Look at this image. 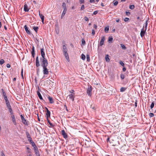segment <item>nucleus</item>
<instances>
[{
    "instance_id": "obj_51",
    "label": "nucleus",
    "mask_w": 156,
    "mask_h": 156,
    "mask_svg": "<svg viewBox=\"0 0 156 156\" xmlns=\"http://www.w3.org/2000/svg\"><path fill=\"white\" fill-rule=\"evenodd\" d=\"M92 34L93 35H94L95 34L94 30L93 29L92 30Z\"/></svg>"
},
{
    "instance_id": "obj_1",
    "label": "nucleus",
    "mask_w": 156,
    "mask_h": 156,
    "mask_svg": "<svg viewBox=\"0 0 156 156\" xmlns=\"http://www.w3.org/2000/svg\"><path fill=\"white\" fill-rule=\"evenodd\" d=\"M41 66L43 67L44 66H47L48 63L46 59L45 58H40Z\"/></svg>"
},
{
    "instance_id": "obj_5",
    "label": "nucleus",
    "mask_w": 156,
    "mask_h": 156,
    "mask_svg": "<svg viewBox=\"0 0 156 156\" xmlns=\"http://www.w3.org/2000/svg\"><path fill=\"white\" fill-rule=\"evenodd\" d=\"M11 115V117L12 118V120L13 122V123L15 125L16 124V121L15 119V116L13 114V113L12 112V113H10Z\"/></svg>"
},
{
    "instance_id": "obj_33",
    "label": "nucleus",
    "mask_w": 156,
    "mask_h": 156,
    "mask_svg": "<svg viewBox=\"0 0 156 156\" xmlns=\"http://www.w3.org/2000/svg\"><path fill=\"white\" fill-rule=\"evenodd\" d=\"M129 8L131 9H133L135 8V6L133 5H130L129 6Z\"/></svg>"
},
{
    "instance_id": "obj_61",
    "label": "nucleus",
    "mask_w": 156,
    "mask_h": 156,
    "mask_svg": "<svg viewBox=\"0 0 156 156\" xmlns=\"http://www.w3.org/2000/svg\"><path fill=\"white\" fill-rule=\"evenodd\" d=\"M1 156H5L3 152H2L1 153Z\"/></svg>"
},
{
    "instance_id": "obj_17",
    "label": "nucleus",
    "mask_w": 156,
    "mask_h": 156,
    "mask_svg": "<svg viewBox=\"0 0 156 156\" xmlns=\"http://www.w3.org/2000/svg\"><path fill=\"white\" fill-rule=\"evenodd\" d=\"M31 53L33 57H34L35 55V51H34V46H33L32 48L31 49Z\"/></svg>"
},
{
    "instance_id": "obj_31",
    "label": "nucleus",
    "mask_w": 156,
    "mask_h": 156,
    "mask_svg": "<svg viewBox=\"0 0 156 156\" xmlns=\"http://www.w3.org/2000/svg\"><path fill=\"white\" fill-rule=\"evenodd\" d=\"M37 94L38 95V96L39 97V98H42V96L41 95L40 91L39 90H38L37 91Z\"/></svg>"
},
{
    "instance_id": "obj_10",
    "label": "nucleus",
    "mask_w": 156,
    "mask_h": 156,
    "mask_svg": "<svg viewBox=\"0 0 156 156\" xmlns=\"http://www.w3.org/2000/svg\"><path fill=\"white\" fill-rule=\"evenodd\" d=\"M62 134L64 138L66 139L67 138V135L64 130L62 131Z\"/></svg>"
},
{
    "instance_id": "obj_2",
    "label": "nucleus",
    "mask_w": 156,
    "mask_h": 156,
    "mask_svg": "<svg viewBox=\"0 0 156 156\" xmlns=\"http://www.w3.org/2000/svg\"><path fill=\"white\" fill-rule=\"evenodd\" d=\"M92 91V87L91 86L89 87L87 90V94L90 97L91 95V92Z\"/></svg>"
},
{
    "instance_id": "obj_29",
    "label": "nucleus",
    "mask_w": 156,
    "mask_h": 156,
    "mask_svg": "<svg viewBox=\"0 0 156 156\" xmlns=\"http://www.w3.org/2000/svg\"><path fill=\"white\" fill-rule=\"evenodd\" d=\"M120 45L121 47V48L122 49L125 50L126 49V48L125 45L123 44H121Z\"/></svg>"
},
{
    "instance_id": "obj_36",
    "label": "nucleus",
    "mask_w": 156,
    "mask_h": 156,
    "mask_svg": "<svg viewBox=\"0 0 156 156\" xmlns=\"http://www.w3.org/2000/svg\"><path fill=\"white\" fill-rule=\"evenodd\" d=\"M120 77L122 80H123L125 78V76L122 74H121L120 75Z\"/></svg>"
},
{
    "instance_id": "obj_64",
    "label": "nucleus",
    "mask_w": 156,
    "mask_h": 156,
    "mask_svg": "<svg viewBox=\"0 0 156 156\" xmlns=\"http://www.w3.org/2000/svg\"><path fill=\"white\" fill-rule=\"evenodd\" d=\"M119 19H117L116 20V21L117 22H119Z\"/></svg>"
},
{
    "instance_id": "obj_46",
    "label": "nucleus",
    "mask_w": 156,
    "mask_h": 156,
    "mask_svg": "<svg viewBox=\"0 0 156 156\" xmlns=\"http://www.w3.org/2000/svg\"><path fill=\"white\" fill-rule=\"evenodd\" d=\"M21 76L22 77L23 79V69H22L21 71Z\"/></svg>"
},
{
    "instance_id": "obj_15",
    "label": "nucleus",
    "mask_w": 156,
    "mask_h": 156,
    "mask_svg": "<svg viewBox=\"0 0 156 156\" xmlns=\"http://www.w3.org/2000/svg\"><path fill=\"white\" fill-rule=\"evenodd\" d=\"M24 28L26 32L27 33V34H31V32L30 31L28 30V28L27 27V25H25Z\"/></svg>"
},
{
    "instance_id": "obj_23",
    "label": "nucleus",
    "mask_w": 156,
    "mask_h": 156,
    "mask_svg": "<svg viewBox=\"0 0 156 156\" xmlns=\"http://www.w3.org/2000/svg\"><path fill=\"white\" fill-rule=\"evenodd\" d=\"M147 24H148V21L147 20H146V22H145V23L144 24V25L143 26V27L144 28V29L145 30V31H146V30H147Z\"/></svg>"
},
{
    "instance_id": "obj_60",
    "label": "nucleus",
    "mask_w": 156,
    "mask_h": 156,
    "mask_svg": "<svg viewBox=\"0 0 156 156\" xmlns=\"http://www.w3.org/2000/svg\"><path fill=\"white\" fill-rule=\"evenodd\" d=\"M37 75H38V72L39 71V68H37Z\"/></svg>"
},
{
    "instance_id": "obj_44",
    "label": "nucleus",
    "mask_w": 156,
    "mask_h": 156,
    "mask_svg": "<svg viewBox=\"0 0 156 156\" xmlns=\"http://www.w3.org/2000/svg\"><path fill=\"white\" fill-rule=\"evenodd\" d=\"M27 149L28 150V151H27L28 153L30 154L31 153V152L30 151L31 149L30 148H29L28 147H27Z\"/></svg>"
},
{
    "instance_id": "obj_42",
    "label": "nucleus",
    "mask_w": 156,
    "mask_h": 156,
    "mask_svg": "<svg viewBox=\"0 0 156 156\" xmlns=\"http://www.w3.org/2000/svg\"><path fill=\"white\" fill-rule=\"evenodd\" d=\"M4 99L6 102V104H7V103H9V101L8 100V98H4Z\"/></svg>"
},
{
    "instance_id": "obj_19",
    "label": "nucleus",
    "mask_w": 156,
    "mask_h": 156,
    "mask_svg": "<svg viewBox=\"0 0 156 156\" xmlns=\"http://www.w3.org/2000/svg\"><path fill=\"white\" fill-rule=\"evenodd\" d=\"M70 93H71V94L70 95H69V98H73L75 94L74 93V91L73 90H71L70 91Z\"/></svg>"
},
{
    "instance_id": "obj_58",
    "label": "nucleus",
    "mask_w": 156,
    "mask_h": 156,
    "mask_svg": "<svg viewBox=\"0 0 156 156\" xmlns=\"http://www.w3.org/2000/svg\"><path fill=\"white\" fill-rule=\"evenodd\" d=\"M67 49L66 46L65 45H63V49Z\"/></svg>"
},
{
    "instance_id": "obj_49",
    "label": "nucleus",
    "mask_w": 156,
    "mask_h": 156,
    "mask_svg": "<svg viewBox=\"0 0 156 156\" xmlns=\"http://www.w3.org/2000/svg\"><path fill=\"white\" fill-rule=\"evenodd\" d=\"M126 14L127 16H129L130 14V13L129 12H126Z\"/></svg>"
},
{
    "instance_id": "obj_41",
    "label": "nucleus",
    "mask_w": 156,
    "mask_h": 156,
    "mask_svg": "<svg viewBox=\"0 0 156 156\" xmlns=\"http://www.w3.org/2000/svg\"><path fill=\"white\" fill-rule=\"evenodd\" d=\"M109 30V27H106L105 29V31L106 32H108V31Z\"/></svg>"
},
{
    "instance_id": "obj_20",
    "label": "nucleus",
    "mask_w": 156,
    "mask_h": 156,
    "mask_svg": "<svg viewBox=\"0 0 156 156\" xmlns=\"http://www.w3.org/2000/svg\"><path fill=\"white\" fill-rule=\"evenodd\" d=\"M41 55L42 56L41 58L45 57V53L44 52V49L43 48H42L41 49Z\"/></svg>"
},
{
    "instance_id": "obj_55",
    "label": "nucleus",
    "mask_w": 156,
    "mask_h": 156,
    "mask_svg": "<svg viewBox=\"0 0 156 156\" xmlns=\"http://www.w3.org/2000/svg\"><path fill=\"white\" fill-rule=\"evenodd\" d=\"M6 67L8 68H9L10 67V65L9 64H8L6 65Z\"/></svg>"
},
{
    "instance_id": "obj_62",
    "label": "nucleus",
    "mask_w": 156,
    "mask_h": 156,
    "mask_svg": "<svg viewBox=\"0 0 156 156\" xmlns=\"http://www.w3.org/2000/svg\"><path fill=\"white\" fill-rule=\"evenodd\" d=\"M80 2H81V3H83L84 1L83 0H80Z\"/></svg>"
},
{
    "instance_id": "obj_50",
    "label": "nucleus",
    "mask_w": 156,
    "mask_h": 156,
    "mask_svg": "<svg viewBox=\"0 0 156 156\" xmlns=\"http://www.w3.org/2000/svg\"><path fill=\"white\" fill-rule=\"evenodd\" d=\"M98 11L97 10V11H94V12H93V14L94 15H96L97 14L98 12Z\"/></svg>"
},
{
    "instance_id": "obj_32",
    "label": "nucleus",
    "mask_w": 156,
    "mask_h": 156,
    "mask_svg": "<svg viewBox=\"0 0 156 156\" xmlns=\"http://www.w3.org/2000/svg\"><path fill=\"white\" fill-rule=\"evenodd\" d=\"M86 56L85 55L82 54L81 55V59L83 60H84L85 59Z\"/></svg>"
},
{
    "instance_id": "obj_35",
    "label": "nucleus",
    "mask_w": 156,
    "mask_h": 156,
    "mask_svg": "<svg viewBox=\"0 0 156 156\" xmlns=\"http://www.w3.org/2000/svg\"><path fill=\"white\" fill-rule=\"evenodd\" d=\"M87 61L89 62L90 61L89 55H87L86 56Z\"/></svg>"
},
{
    "instance_id": "obj_48",
    "label": "nucleus",
    "mask_w": 156,
    "mask_h": 156,
    "mask_svg": "<svg viewBox=\"0 0 156 156\" xmlns=\"http://www.w3.org/2000/svg\"><path fill=\"white\" fill-rule=\"evenodd\" d=\"M113 40V38L112 37H109L108 38V41H112Z\"/></svg>"
},
{
    "instance_id": "obj_7",
    "label": "nucleus",
    "mask_w": 156,
    "mask_h": 156,
    "mask_svg": "<svg viewBox=\"0 0 156 156\" xmlns=\"http://www.w3.org/2000/svg\"><path fill=\"white\" fill-rule=\"evenodd\" d=\"M6 104L8 109L9 110V112L12 113V110L11 108V107L10 104V103H7V104Z\"/></svg>"
},
{
    "instance_id": "obj_45",
    "label": "nucleus",
    "mask_w": 156,
    "mask_h": 156,
    "mask_svg": "<svg viewBox=\"0 0 156 156\" xmlns=\"http://www.w3.org/2000/svg\"><path fill=\"white\" fill-rule=\"evenodd\" d=\"M129 20V18L126 17L124 19V20L125 22H128Z\"/></svg>"
},
{
    "instance_id": "obj_12",
    "label": "nucleus",
    "mask_w": 156,
    "mask_h": 156,
    "mask_svg": "<svg viewBox=\"0 0 156 156\" xmlns=\"http://www.w3.org/2000/svg\"><path fill=\"white\" fill-rule=\"evenodd\" d=\"M21 118L22 122L25 125H27L28 124L27 122H26V120L25 119H24V117L22 115H21Z\"/></svg>"
},
{
    "instance_id": "obj_54",
    "label": "nucleus",
    "mask_w": 156,
    "mask_h": 156,
    "mask_svg": "<svg viewBox=\"0 0 156 156\" xmlns=\"http://www.w3.org/2000/svg\"><path fill=\"white\" fill-rule=\"evenodd\" d=\"M94 27L95 29H96L97 28V26L96 24H94Z\"/></svg>"
},
{
    "instance_id": "obj_28",
    "label": "nucleus",
    "mask_w": 156,
    "mask_h": 156,
    "mask_svg": "<svg viewBox=\"0 0 156 156\" xmlns=\"http://www.w3.org/2000/svg\"><path fill=\"white\" fill-rule=\"evenodd\" d=\"M126 88L124 87H122L120 89V91L121 92H123L124 91L126 90Z\"/></svg>"
},
{
    "instance_id": "obj_18",
    "label": "nucleus",
    "mask_w": 156,
    "mask_h": 156,
    "mask_svg": "<svg viewBox=\"0 0 156 156\" xmlns=\"http://www.w3.org/2000/svg\"><path fill=\"white\" fill-rule=\"evenodd\" d=\"M29 142L30 144H31L32 146L34 147V149L37 147L36 144L32 140H30Z\"/></svg>"
},
{
    "instance_id": "obj_8",
    "label": "nucleus",
    "mask_w": 156,
    "mask_h": 156,
    "mask_svg": "<svg viewBox=\"0 0 156 156\" xmlns=\"http://www.w3.org/2000/svg\"><path fill=\"white\" fill-rule=\"evenodd\" d=\"M146 31H145V30L144 29V27H143L141 30L140 35L142 37H143L144 36Z\"/></svg>"
},
{
    "instance_id": "obj_9",
    "label": "nucleus",
    "mask_w": 156,
    "mask_h": 156,
    "mask_svg": "<svg viewBox=\"0 0 156 156\" xmlns=\"http://www.w3.org/2000/svg\"><path fill=\"white\" fill-rule=\"evenodd\" d=\"M26 135L27 136V137L28 139V140L29 141H30V140H32V139L30 136L29 133L27 131L26 132Z\"/></svg>"
},
{
    "instance_id": "obj_56",
    "label": "nucleus",
    "mask_w": 156,
    "mask_h": 156,
    "mask_svg": "<svg viewBox=\"0 0 156 156\" xmlns=\"http://www.w3.org/2000/svg\"><path fill=\"white\" fill-rule=\"evenodd\" d=\"M90 3H94L95 2L94 0H90Z\"/></svg>"
},
{
    "instance_id": "obj_63",
    "label": "nucleus",
    "mask_w": 156,
    "mask_h": 156,
    "mask_svg": "<svg viewBox=\"0 0 156 156\" xmlns=\"http://www.w3.org/2000/svg\"><path fill=\"white\" fill-rule=\"evenodd\" d=\"M137 20H141L142 19H140V17L139 16H138L137 17Z\"/></svg>"
},
{
    "instance_id": "obj_39",
    "label": "nucleus",
    "mask_w": 156,
    "mask_h": 156,
    "mask_svg": "<svg viewBox=\"0 0 156 156\" xmlns=\"http://www.w3.org/2000/svg\"><path fill=\"white\" fill-rule=\"evenodd\" d=\"M149 116L150 117H152L154 116V115L152 113H150L149 114Z\"/></svg>"
},
{
    "instance_id": "obj_52",
    "label": "nucleus",
    "mask_w": 156,
    "mask_h": 156,
    "mask_svg": "<svg viewBox=\"0 0 156 156\" xmlns=\"http://www.w3.org/2000/svg\"><path fill=\"white\" fill-rule=\"evenodd\" d=\"M84 9V6L83 5H82L81 8V9L83 10Z\"/></svg>"
},
{
    "instance_id": "obj_40",
    "label": "nucleus",
    "mask_w": 156,
    "mask_h": 156,
    "mask_svg": "<svg viewBox=\"0 0 156 156\" xmlns=\"http://www.w3.org/2000/svg\"><path fill=\"white\" fill-rule=\"evenodd\" d=\"M82 44L83 45H84L85 44V41L84 39H83L81 41Z\"/></svg>"
},
{
    "instance_id": "obj_38",
    "label": "nucleus",
    "mask_w": 156,
    "mask_h": 156,
    "mask_svg": "<svg viewBox=\"0 0 156 156\" xmlns=\"http://www.w3.org/2000/svg\"><path fill=\"white\" fill-rule=\"evenodd\" d=\"M154 102H152L150 108L151 109H152L154 107Z\"/></svg>"
},
{
    "instance_id": "obj_3",
    "label": "nucleus",
    "mask_w": 156,
    "mask_h": 156,
    "mask_svg": "<svg viewBox=\"0 0 156 156\" xmlns=\"http://www.w3.org/2000/svg\"><path fill=\"white\" fill-rule=\"evenodd\" d=\"M63 51L64 55H65L66 58L68 60V59H69V57L67 52V49H63Z\"/></svg>"
},
{
    "instance_id": "obj_57",
    "label": "nucleus",
    "mask_w": 156,
    "mask_h": 156,
    "mask_svg": "<svg viewBox=\"0 0 156 156\" xmlns=\"http://www.w3.org/2000/svg\"><path fill=\"white\" fill-rule=\"evenodd\" d=\"M135 106L136 107L137 106V101L136 100V101L135 103Z\"/></svg>"
},
{
    "instance_id": "obj_27",
    "label": "nucleus",
    "mask_w": 156,
    "mask_h": 156,
    "mask_svg": "<svg viewBox=\"0 0 156 156\" xmlns=\"http://www.w3.org/2000/svg\"><path fill=\"white\" fill-rule=\"evenodd\" d=\"M108 56H109L108 55H106L105 56V59L107 62H109L110 61V59L109 58Z\"/></svg>"
},
{
    "instance_id": "obj_53",
    "label": "nucleus",
    "mask_w": 156,
    "mask_h": 156,
    "mask_svg": "<svg viewBox=\"0 0 156 156\" xmlns=\"http://www.w3.org/2000/svg\"><path fill=\"white\" fill-rule=\"evenodd\" d=\"M84 19L86 21H88L89 20L88 18L86 16L84 17Z\"/></svg>"
},
{
    "instance_id": "obj_11",
    "label": "nucleus",
    "mask_w": 156,
    "mask_h": 156,
    "mask_svg": "<svg viewBox=\"0 0 156 156\" xmlns=\"http://www.w3.org/2000/svg\"><path fill=\"white\" fill-rule=\"evenodd\" d=\"M35 154L36 156H40L37 147L34 149Z\"/></svg>"
},
{
    "instance_id": "obj_30",
    "label": "nucleus",
    "mask_w": 156,
    "mask_h": 156,
    "mask_svg": "<svg viewBox=\"0 0 156 156\" xmlns=\"http://www.w3.org/2000/svg\"><path fill=\"white\" fill-rule=\"evenodd\" d=\"M50 103L51 104L53 103L54 101L53 99V98H48Z\"/></svg>"
},
{
    "instance_id": "obj_47",
    "label": "nucleus",
    "mask_w": 156,
    "mask_h": 156,
    "mask_svg": "<svg viewBox=\"0 0 156 156\" xmlns=\"http://www.w3.org/2000/svg\"><path fill=\"white\" fill-rule=\"evenodd\" d=\"M118 1H115L114 3V6H116L118 5Z\"/></svg>"
},
{
    "instance_id": "obj_16",
    "label": "nucleus",
    "mask_w": 156,
    "mask_h": 156,
    "mask_svg": "<svg viewBox=\"0 0 156 156\" xmlns=\"http://www.w3.org/2000/svg\"><path fill=\"white\" fill-rule=\"evenodd\" d=\"M39 15L41 19V21H42V22L44 24V16L41 14L40 13V11H39Z\"/></svg>"
},
{
    "instance_id": "obj_34",
    "label": "nucleus",
    "mask_w": 156,
    "mask_h": 156,
    "mask_svg": "<svg viewBox=\"0 0 156 156\" xmlns=\"http://www.w3.org/2000/svg\"><path fill=\"white\" fill-rule=\"evenodd\" d=\"M4 62H5L4 60L3 59H2L0 61V64L1 65H2L4 63Z\"/></svg>"
},
{
    "instance_id": "obj_22",
    "label": "nucleus",
    "mask_w": 156,
    "mask_h": 156,
    "mask_svg": "<svg viewBox=\"0 0 156 156\" xmlns=\"http://www.w3.org/2000/svg\"><path fill=\"white\" fill-rule=\"evenodd\" d=\"M47 119L48 120V118L50 117V111L46 112V113Z\"/></svg>"
},
{
    "instance_id": "obj_59",
    "label": "nucleus",
    "mask_w": 156,
    "mask_h": 156,
    "mask_svg": "<svg viewBox=\"0 0 156 156\" xmlns=\"http://www.w3.org/2000/svg\"><path fill=\"white\" fill-rule=\"evenodd\" d=\"M122 70L123 72L125 71L126 70V68L125 67H123L122 69Z\"/></svg>"
},
{
    "instance_id": "obj_24",
    "label": "nucleus",
    "mask_w": 156,
    "mask_h": 156,
    "mask_svg": "<svg viewBox=\"0 0 156 156\" xmlns=\"http://www.w3.org/2000/svg\"><path fill=\"white\" fill-rule=\"evenodd\" d=\"M33 28L36 32V33H37L39 29V28L38 27H33Z\"/></svg>"
},
{
    "instance_id": "obj_14",
    "label": "nucleus",
    "mask_w": 156,
    "mask_h": 156,
    "mask_svg": "<svg viewBox=\"0 0 156 156\" xmlns=\"http://www.w3.org/2000/svg\"><path fill=\"white\" fill-rule=\"evenodd\" d=\"M24 10L26 12H28L29 10L28 5L26 4L25 3V4L24 6Z\"/></svg>"
},
{
    "instance_id": "obj_43",
    "label": "nucleus",
    "mask_w": 156,
    "mask_h": 156,
    "mask_svg": "<svg viewBox=\"0 0 156 156\" xmlns=\"http://www.w3.org/2000/svg\"><path fill=\"white\" fill-rule=\"evenodd\" d=\"M48 120V122L49 123V124L50 125V126H53V125L50 122V121L48 119V120Z\"/></svg>"
},
{
    "instance_id": "obj_37",
    "label": "nucleus",
    "mask_w": 156,
    "mask_h": 156,
    "mask_svg": "<svg viewBox=\"0 0 156 156\" xmlns=\"http://www.w3.org/2000/svg\"><path fill=\"white\" fill-rule=\"evenodd\" d=\"M119 64H120V65H121L122 66H124V63L122 62V61H120L119 62Z\"/></svg>"
},
{
    "instance_id": "obj_21",
    "label": "nucleus",
    "mask_w": 156,
    "mask_h": 156,
    "mask_svg": "<svg viewBox=\"0 0 156 156\" xmlns=\"http://www.w3.org/2000/svg\"><path fill=\"white\" fill-rule=\"evenodd\" d=\"M67 11V10H63V11L62 12V13L61 15V19H62L63 17H64V16L66 12Z\"/></svg>"
},
{
    "instance_id": "obj_6",
    "label": "nucleus",
    "mask_w": 156,
    "mask_h": 156,
    "mask_svg": "<svg viewBox=\"0 0 156 156\" xmlns=\"http://www.w3.org/2000/svg\"><path fill=\"white\" fill-rule=\"evenodd\" d=\"M105 40V36H103L101 37V40L100 43L99 45L100 46H102L104 44V41Z\"/></svg>"
},
{
    "instance_id": "obj_13",
    "label": "nucleus",
    "mask_w": 156,
    "mask_h": 156,
    "mask_svg": "<svg viewBox=\"0 0 156 156\" xmlns=\"http://www.w3.org/2000/svg\"><path fill=\"white\" fill-rule=\"evenodd\" d=\"M36 65L37 67H38L40 66V64L39 63V62L38 59V57L37 56L36 58Z\"/></svg>"
},
{
    "instance_id": "obj_4",
    "label": "nucleus",
    "mask_w": 156,
    "mask_h": 156,
    "mask_svg": "<svg viewBox=\"0 0 156 156\" xmlns=\"http://www.w3.org/2000/svg\"><path fill=\"white\" fill-rule=\"evenodd\" d=\"M47 66H44L43 67V73L44 75H48L49 73L48 69L46 67Z\"/></svg>"
},
{
    "instance_id": "obj_26",
    "label": "nucleus",
    "mask_w": 156,
    "mask_h": 156,
    "mask_svg": "<svg viewBox=\"0 0 156 156\" xmlns=\"http://www.w3.org/2000/svg\"><path fill=\"white\" fill-rule=\"evenodd\" d=\"M2 93L4 97V98H7L6 96V94L5 92L4 91L3 89H2Z\"/></svg>"
},
{
    "instance_id": "obj_25",
    "label": "nucleus",
    "mask_w": 156,
    "mask_h": 156,
    "mask_svg": "<svg viewBox=\"0 0 156 156\" xmlns=\"http://www.w3.org/2000/svg\"><path fill=\"white\" fill-rule=\"evenodd\" d=\"M62 6L64 10H67L66 8V4L65 2H63L62 3Z\"/></svg>"
}]
</instances>
